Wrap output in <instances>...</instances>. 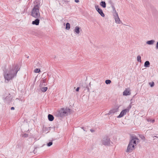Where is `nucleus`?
Masks as SVG:
<instances>
[{"label":"nucleus","instance_id":"obj_1","mask_svg":"<svg viewBox=\"0 0 158 158\" xmlns=\"http://www.w3.org/2000/svg\"><path fill=\"white\" fill-rule=\"evenodd\" d=\"M19 69L20 68L18 65L15 64L12 68L11 67L9 69H7L4 75L5 82H7L15 77Z\"/></svg>","mask_w":158,"mask_h":158},{"label":"nucleus","instance_id":"obj_2","mask_svg":"<svg viewBox=\"0 0 158 158\" xmlns=\"http://www.w3.org/2000/svg\"><path fill=\"white\" fill-rule=\"evenodd\" d=\"M139 139L135 136H132L127 146L126 152H131L135 149V146L139 143Z\"/></svg>","mask_w":158,"mask_h":158},{"label":"nucleus","instance_id":"obj_3","mask_svg":"<svg viewBox=\"0 0 158 158\" xmlns=\"http://www.w3.org/2000/svg\"><path fill=\"white\" fill-rule=\"evenodd\" d=\"M31 15L35 18H41L39 8L38 5L34 6L31 12Z\"/></svg>","mask_w":158,"mask_h":158},{"label":"nucleus","instance_id":"obj_4","mask_svg":"<svg viewBox=\"0 0 158 158\" xmlns=\"http://www.w3.org/2000/svg\"><path fill=\"white\" fill-rule=\"evenodd\" d=\"M70 112V110L68 108H62L58 111V116L60 117L66 116Z\"/></svg>","mask_w":158,"mask_h":158},{"label":"nucleus","instance_id":"obj_5","mask_svg":"<svg viewBox=\"0 0 158 158\" xmlns=\"http://www.w3.org/2000/svg\"><path fill=\"white\" fill-rule=\"evenodd\" d=\"M101 142L104 145H109L110 144V139L109 137L106 136L102 139Z\"/></svg>","mask_w":158,"mask_h":158},{"label":"nucleus","instance_id":"obj_6","mask_svg":"<svg viewBox=\"0 0 158 158\" xmlns=\"http://www.w3.org/2000/svg\"><path fill=\"white\" fill-rule=\"evenodd\" d=\"M95 8L96 10L102 17L105 16V15L103 13L102 9L99 8V6L98 5H96L95 6Z\"/></svg>","mask_w":158,"mask_h":158},{"label":"nucleus","instance_id":"obj_7","mask_svg":"<svg viewBox=\"0 0 158 158\" xmlns=\"http://www.w3.org/2000/svg\"><path fill=\"white\" fill-rule=\"evenodd\" d=\"M129 112V109H124L121 112L120 114L117 116V118H120L123 116L125 115L127 112Z\"/></svg>","mask_w":158,"mask_h":158},{"label":"nucleus","instance_id":"obj_8","mask_svg":"<svg viewBox=\"0 0 158 158\" xmlns=\"http://www.w3.org/2000/svg\"><path fill=\"white\" fill-rule=\"evenodd\" d=\"M114 19L115 22L117 24H120L121 23L119 17L118 13L113 15Z\"/></svg>","mask_w":158,"mask_h":158},{"label":"nucleus","instance_id":"obj_9","mask_svg":"<svg viewBox=\"0 0 158 158\" xmlns=\"http://www.w3.org/2000/svg\"><path fill=\"white\" fill-rule=\"evenodd\" d=\"M81 29L80 27L78 26H76L75 27L73 31L75 34L78 35L80 33V32L81 31Z\"/></svg>","mask_w":158,"mask_h":158},{"label":"nucleus","instance_id":"obj_10","mask_svg":"<svg viewBox=\"0 0 158 158\" xmlns=\"http://www.w3.org/2000/svg\"><path fill=\"white\" fill-rule=\"evenodd\" d=\"M118 111V107H117L112 109L109 112V113L108 114V115H110L111 114H113L115 113H117Z\"/></svg>","mask_w":158,"mask_h":158},{"label":"nucleus","instance_id":"obj_11","mask_svg":"<svg viewBox=\"0 0 158 158\" xmlns=\"http://www.w3.org/2000/svg\"><path fill=\"white\" fill-rule=\"evenodd\" d=\"M40 18H36V19L34 21L32 22V24L33 25H38L40 23Z\"/></svg>","mask_w":158,"mask_h":158},{"label":"nucleus","instance_id":"obj_12","mask_svg":"<svg viewBox=\"0 0 158 158\" xmlns=\"http://www.w3.org/2000/svg\"><path fill=\"white\" fill-rule=\"evenodd\" d=\"M130 94V90L129 89H126L123 92V95L124 96H127Z\"/></svg>","mask_w":158,"mask_h":158},{"label":"nucleus","instance_id":"obj_13","mask_svg":"<svg viewBox=\"0 0 158 158\" xmlns=\"http://www.w3.org/2000/svg\"><path fill=\"white\" fill-rule=\"evenodd\" d=\"M40 86L41 87L43 86H45L46 85V80L45 79H42L40 80Z\"/></svg>","mask_w":158,"mask_h":158},{"label":"nucleus","instance_id":"obj_14","mask_svg":"<svg viewBox=\"0 0 158 158\" xmlns=\"http://www.w3.org/2000/svg\"><path fill=\"white\" fill-rule=\"evenodd\" d=\"M111 7L112 8V10H113V11H112L113 15L117 14L118 13L117 12V11L116 10L115 8L114 4H112L111 5Z\"/></svg>","mask_w":158,"mask_h":158},{"label":"nucleus","instance_id":"obj_15","mask_svg":"<svg viewBox=\"0 0 158 158\" xmlns=\"http://www.w3.org/2000/svg\"><path fill=\"white\" fill-rule=\"evenodd\" d=\"M155 42V41L154 40H151L147 41L146 43L148 44L151 45L153 44H154Z\"/></svg>","mask_w":158,"mask_h":158},{"label":"nucleus","instance_id":"obj_16","mask_svg":"<svg viewBox=\"0 0 158 158\" xmlns=\"http://www.w3.org/2000/svg\"><path fill=\"white\" fill-rule=\"evenodd\" d=\"M106 3L104 1H102L100 3V5L102 7L105 8L106 7Z\"/></svg>","mask_w":158,"mask_h":158},{"label":"nucleus","instance_id":"obj_17","mask_svg":"<svg viewBox=\"0 0 158 158\" xmlns=\"http://www.w3.org/2000/svg\"><path fill=\"white\" fill-rule=\"evenodd\" d=\"M48 120L51 121H52L54 119L53 116L51 114H49L48 116Z\"/></svg>","mask_w":158,"mask_h":158},{"label":"nucleus","instance_id":"obj_18","mask_svg":"<svg viewBox=\"0 0 158 158\" xmlns=\"http://www.w3.org/2000/svg\"><path fill=\"white\" fill-rule=\"evenodd\" d=\"M10 95V94H9L6 97L5 99L6 102H10L11 100V98Z\"/></svg>","mask_w":158,"mask_h":158},{"label":"nucleus","instance_id":"obj_19","mask_svg":"<svg viewBox=\"0 0 158 158\" xmlns=\"http://www.w3.org/2000/svg\"><path fill=\"white\" fill-rule=\"evenodd\" d=\"M150 63L148 61H146L145 62L144 64V66L145 67H148L149 66Z\"/></svg>","mask_w":158,"mask_h":158},{"label":"nucleus","instance_id":"obj_20","mask_svg":"<svg viewBox=\"0 0 158 158\" xmlns=\"http://www.w3.org/2000/svg\"><path fill=\"white\" fill-rule=\"evenodd\" d=\"M48 89L47 87H42L41 88V90L43 92H45Z\"/></svg>","mask_w":158,"mask_h":158},{"label":"nucleus","instance_id":"obj_21","mask_svg":"<svg viewBox=\"0 0 158 158\" xmlns=\"http://www.w3.org/2000/svg\"><path fill=\"white\" fill-rule=\"evenodd\" d=\"M70 28V24L67 23L66 24V30H69Z\"/></svg>","mask_w":158,"mask_h":158},{"label":"nucleus","instance_id":"obj_22","mask_svg":"<svg viewBox=\"0 0 158 158\" xmlns=\"http://www.w3.org/2000/svg\"><path fill=\"white\" fill-rule=\"evenodd\" d=\"M137 60L139 62H141V57L139 55L137 56Z\"/></svg>","mask_w":158,"mask_h":158},{"label":"nucleus","instance_id":"obj_23","mask_svg":"<svg viewBox=\"0 0 158 158\" xmlns=\"http://www.w3.org/2000/svg\"><path fill=\"white\" fill-rule=\"evenodd\" d=\"M146 120L148 122H150L152 123H154L155 121L154 119H151L150 118H147Z\"/></svg>","mask_w":158,"mask_h":158},{"label":"nucleus","instance_id":"obj_24","mask_svg":"<svg viewBox=\"0 0 158 158\" xmlns=\"http://www.w3.org/2000/svg\"><path fill=\"white\" fill-rule=\"evenodd\" d=\"M40 71V69H36L34 70V72L36 73H39Z\"/></svg>","mask_w":158,"mask_h":158},{"label":"nucleus","instance_id":"obj_25","mask_svg":"<svg viewBox=\"0 0 158 158\" xmlns=\"http://www.w3.org/2000/svg\"><path fill=\"white\" fill-rule=\"evenodd\" d=\"M111 82V81L110 80H107L105 81V83L106 84H110Z\"/></svg>","mask_w":158,"mask_h":158},{"label":"nucleus","instance_id":"obj_26","mask_svg":"<svg viewBox=\"0 0 158 158\" xmlns=\"http://www.w3.org/2000/svg\"><path fill=\"white\" fill-rule=\"evenodd\" d=\"M149 84L150 85L151 87H153L154 86V82H150L149 83Z\"/></svg>","mask_w":158,"mask_h":158},{"label":"nucleus","instance_id":"obj_27","mask_svg":"<svg viewBox=\"0 0 158 158\" xmlns=\"http://www.w3.org/2000/svg\"><path fill=\"white\" fill-rule=\"evenodd\" d=\"M139 137L141 138L142 139L144 140L145 139V137L141 135H139Z\"/></svg>","mask_w":158,"mask_h":158},{"label":"nucleus","instance_id":"obj_28","mask_svg":"<svg viewBox=\"0 0 158 158\" xmlns=\"http://www.w3.org/2000/svg\"><path fill=\"white\" fill-rule=\"evenodd\" d=\"M52 144V141L49 142L48 143H47V146L48 147H50L51 146Z\"/></svg>","mask_w":158,"mask_h":158},{"label":"nucleus","instance_id":"obj_29","mask_svg":"<svg viewBox=\"0 0 158 158\" xmlns=\"http://www.w3.org/2000/svg\"><path fill=\"white\" fill-rule=\"evenodd\" d=\"M85 85V84H83V85H84V88H86L87 89V90L88 92H89V88L88 87V86L87 85L86 86V85Z\"/></svg>","mask_w":158,"mask_h":158},{"label":"nucleus","instance_id":"obj_30","mask_svg":"<svg viewBox=\"0 0 158 158\" xmlns=\"http://www.w3.org/2000/svg\"><path fill=\"white\" fill-rule=\"evenodd\" d=\"M131 108V103L130 104L129 106L126 108L129 109H129Z\"/></svg>","mask_w":158,"mask_h":158},{"label":"nucleus","instance_id":"obj_31","mask_svg":"<svg viewBox=\"0 0 158 158\" xmlns=\"http://www.w3.org/2000/svg\"><path fill=\"white\" fill-rule=\"evenodd\" d=\"M23 136L25 137H26L28 136V135L26 134H24L23 135Z\"/></svg>","mask_w":158,"mask_h":158},{"label":"nucleus","instance_id":"obj_32","mask_svg":"<svg viewBox=\"0 0 158 158\" xmlns=\"http://www.w3.org/2000/svg\"><path fill=\"white\" fill-rule=\"evenodd\" d=\"M79 87H77L76 89V91L78 92L79 91Z\"/></svg>","mask_w":158,"mask_h":158},{"label":"nucleus","instance_id":"obj_33","mask_svg":"<svg viewBox=\"0 0 158 158\" xmlns=\"http://www.w3.org/2000/svg\"><path fill=\"white\" fill-rule=\"evenodd\" d=\"M75 2H78L79 1V0H75Z\"/></svg>","mask_w":158,"mask_h":158},{"label":"nucleus","instance_id":"obj_34","mask_svg":"<svg viewBox=\"0 0 158 158\" xmlns=\"http://www.w3.org/2000/svg\"><path fill=\"white\" fill-rule=\"evenodd\" d=\"M156 137V138H158V137L157 136H154L152 137L153 138H154Z\"/></svg>","mask_w":158,"mask_h":158},{"label":"nucleus","instance_id":"obj_35","mask_svg":"<svg viewBox=\"0 0 158 158\" xmlns=\"http://www.w3.org/2000/svg\"><path fill=\"white\" fill-rule=\"evenodd\" d=\"M11 110H14L15 109V108L13 107H11Z\"/></svg>","mask_w":158,"mask_h":158},{"label":"nucleus","instance_id":"obj_36","mask_svg":"<svg viewBox=\"0 0 158 158\" xmlns=\"http://www.w3.org/2000/svg\"><path fill=\"white\" fill-rule=\"evenodd\" d=\"M90 131L92 132H94V131L92 129H90Z\"/></svg>","mask_w":158,"mask_h":158},{"label":"nucleus","instance_id":"obj_37","mask_svg":"<svg viewBox=\"0 0 158 158\" xmlns=\"http://www.w3.org/2000/svg\"><path fill=\"white\" fill-rule=\"evenodd\" d=\"M82 129H83L84 131H85L84 129V127H82Z\"/></svg>","mask_w":158,"mask_h":158},{"label":"nucleus","instance_id":"obj_38","mask_svg":"<svg viewBox=\"0 0 158 158\" xmlns=\"http://www.w3.org/2000/svg\"><path fill=\"white\" fill-rule=\"evenodd\" d=\"M153 140H154L155 139V138H153Z\"/></svg>","mask_w":158,"mask_h":158}]
</instances>
